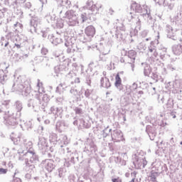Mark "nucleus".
<instances>
[{
    "mask_svg": "<svg viewBox=\"0 0 182 182\" xmlns=\"http://www.w3.org/2000/svg\"><path fill=\"white\" fill-rule=\"evenodd\" d=\"M155 2H157L158 0H154Z\"/></svg>",
    "mask_w": 182,
    "mask_h": 182,
    "instance_id": "19",
    "label": "nucleus"
},
{
    "mask_svg": "<svg viewBox=\"0 0 182 182\" xmlns=\"http://www.w3.org/2000/svg\"><path fill=\"white\" fill-rule=\"evenodd\" d=\"M156 4H158V5H164V4H166V0H157Z\"/></svg>",
    "mask_w": 182,
    "mask_h": 182,
    "instance_id": "8",
    "label": "nucleus"
},
{
    "mask_svg": "<svg viewBox=\"0 0 182 182\" xmlns=\"http://www.w3.org/2000/svg\"><path fill=\"white\" fill-rule=\"evenodd\" d=\"M69 25L70 26H75V25H76V21H73V22H72L70 20L69 21Z\"/></svg>",
    "mask_w": 182,
    "mask_h": 182,
    "instance_id": "11",
    "label": "nucleus"
},
{
    "mask_svg": "<svg viewBox=\"0 0 182 182\" xmlns=\"http://www.w3.org/2000/svg\"><path fill=\"white\" fill-rule=\"evenodd\" d=\"M8 173V169L0 168V174H6Z\"/></svg>",
    "mask_w": 182,
    "mask_h": 182,
    "instance_id": "7",
    "label": "nucleus"
},
{
    "mask_svg": "<svg viewBox=\"0 0 182 182\" xmlns=\"http://www.w3.org/2000/svg\"><path fill=\"white\" fill-rule=\"evenodd\" d=\"M152 178H154V180H156V177L153 176V175H151Z\"/></svg>",
    "mask_w": 182,
    "mask_h": 182,
    "instance_id": "16",
    "label": "nucleus"
},
{
    "mask_svg": "<svg viewBox=\"0 0 182 182\" xmlns=\"http://www.w3.org/2000/svg\"><path fill=\"white\" fill-rule=\"evenodd\" d=\"M112 182H122V179L118 177V178L112 179Z\"/></svg>",
    "mask_w": 182,
    "mask_h": 182,
    "instance_id": "10",
    "label": "nucleus"
},
{
    "mask_svg": "<svg viewBox=\"0 0 182 182\" xmlns=\"http://www.w3.org/2000/svg\"><path fill=\"white\" fill-rule=\"evenodd\" d=\"M85 33L88 38H93L96 35V28L93 26H88L85 29Z\"/></svg>",
    "mask_w": 182,
    "mask_h": 182,
    "instance_id": "1",
    "label": "nucleus"
},
{
    "mask_svg": "<svg viewBox=\"0 0 182 182\" xmlns=\"http://www.w3.org/2000/svg\"><path fill=\"white\" fill-rule=\"evenodd\" d=\"M31 144H30V146H32V142H29Z\"/></svg>",
    "mask_w": 182,
    "mask_h": 182,
    "instance_id": "18",
    "label": "nucleus"
},
{
    "mask_svg": "<svg viewBox=\"0 0 182 182\" xmlns=\"http://www.w3.org/2000/svg\"><path fill=\"white\" fill-rule=\"evenodd\" d=\"M15 46H16V48H18V49H21V45L15 44Z\"/></svg>",
    "mask_w": 182,
    "mask_h": 182,
    "instance_id": "14",
    "label": "nucleus"
},
{
    "mask_svg": "<svg viewBox=\"0 0 182 182\" xmlns=\"http://www.w3.org/2000/svg\"><path fill=\"white\" fill-rule=\"evenodd\" d=\"M67 18L70 21L73 18V12L69 11L66 12Z\"/></svg>",
    "mask_w": 182,
    "mask_h": 182,
    "instance_id": "5",
    "label": "nucleus"
},
{
    "mask_svg": "<svg viewBox=\"0 0 182 182\" xmlns=\"http://www.w3.org/2000/svg\"><path fill=\"white\" fill-rule=\"evenodd\" d=\"M146 41H149V38H146Z\"/></svg>",
    "mask_w": 182,
    "mask_h": 182,
    "instance_id": "20",
    "label": "nucleus"
},
{
    "mask_svg": "<svg viewBox=\"0 0 182 182\" xmlns=\"http://www.w3.org/2000/svg\"><path fill=\"white\" fill-rule=\"evenodd\" d=\"M13 182H22V181L19 178H14Z\"/></svg>",
    "mask_w": 182,
    "mask_h": 182,
    "instance_id": "12",
    "label": "nucleus"
},
{
    "mask_svg": "<svg viewBox=\"0 0 182 182\" xmlns=\"http://www.w3.org/2000/svg\"><path fill=\"white\" fill-rule=\"evenodd\" d=\"M128 56L131 59H136V51L130 50L128 52Z\"/></svg>",
    "mask_w": 182,
    "mask_h": 182,
    "instance_id": "4",
    "label": "nucleus"
},
{
    "mask_svg": "<svg viewBox=\"0 0 182 182\" xmlns=\"http://www.w3.org/2000/svg\"><path fill=\"white\" fill-rule=\"evenodd\" d=\"M32 147H30V150L28 151V153H30L31 154H35V151H31Z\"/></svg>",
    "mask_w": 182,
    "mask_h": 182,
    "instance_id": "13",
    "label": "nucleus"
},
{
    "mask_svg": "<svg viewBox=\"0 0 182 182\" xmlns=\"http://www.w3.org/2000/svg\"><path fill=\"white\" fill-rule=\"evenodd\" d=\"M75 112L76 114H82V109L80 108H75Z\"/></svg>",
    "mask_w": 182,
    "mask_h": 182,
    "instance_id": "9",
    "label": "nucleus"
},
{
    "mask_svg": "<svg viewBox=\"0 0 182 182\" xmlns=\"http://www.w3.org/2000/svg\"><path fill=\"white\" fill-rule=\"evenodd\" d=\"M116 87H120V85H122V78H120V75L117 74L115 77V83H114Z\"/></svg>",
    "mask_w": 182,
    "mask_h": 182,
    "instance_id": "3",
    "label": "nucleus"
},
{
    "mask_svg": "<svg viewBox=\"0 0 182 182\" xmlns=\"http://www.w3.org/2000/svg\"><path fill=\"white\" fill-rule=\"evenodd\" d=\"M8 45H9V42H7L6 44H5V47L8 46Z\"/></svg>",
    "mask_w": 182,
    "mask_h": 182,
    "instance_id": "15",
    "label": "nucleus"
},
{
    "mask_svg": "<svg viewBox=\"0 0 182 182\" xmlns=\"http://www.w3.org/2000/svg\"><path fill=\"white\" fill-rule=\"evenodd\" d=\"M46 168L48 171H52V170H53V164H52L51 163L47 164Z\"/></svg>",
    "mask_w": 182,
    "mask_h": 182,
    "instance_id": "6",
    "label": "nucleus"
},
{
    "mask_svg": "<svg viewBox=\"0 0 182 182\" xmlns=\"http://www.w3.org/2000/svg\"><path fill=\"white\" fill-rule=\"evenodd\" d=\"M149 52H153V49H149Z\"/></svg>",
    "mask_w": 182,
    "mask_h": 182,
    "instance_id": "17",
    "label": "nucleus"
},
{
    "mask_svg": "<svg viewBox=\"0 0 182 182\" xmlns=\"http://www.w3.org/2000/svg\"><path fill=\"white\" fill-rule=\"evenodd\" d=\"M112 139L114 140V141H120L122 139H123V134L120 130H114L112 135Z\"/></svg>",
    "mask_w": 182,
    "mask_h": 182,
    "instance_id": "2",
    "label": "nucleus"
}]
</instances>
